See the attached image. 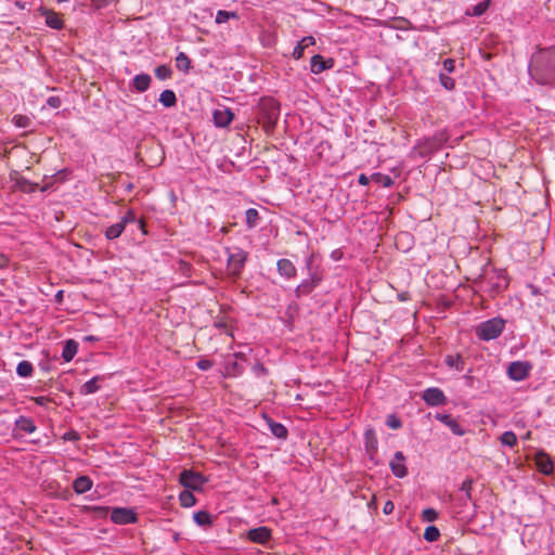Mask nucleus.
Instances as JSON below:
<instances>
[{
    "label": "nucleus",
    "mask_w": 555,
    "mask_h": 555,
    "mask_svg": "<svg viewBox=\"0 0 555 555\" xmlns=\"http://www.w3.org/2000/svg\"><path fill=\"white\" fill-rule=\"evenodd\" d=\"M529 74L537 83L555 87V46L541 48L532 54Z\"/></svg>",
    "instance_id": "nucleus-1"
},
{
    "label": "nucleus",
    "mask_w": 555,
    "mask_h": 555,
    "mask_svg": "<svg viewBox=\"0 0 555 555\" xmlns=\"http://www.w3.org/2000/svg\"><path fill=\"white\" fill-rule=\"evenodd\" d=\"M280 117V104L272 98H262L258 104V122L266 133H271Z\"/></svg>",
    "instance_id": "nucleus-2"
},
{
    "label": "nucleus",
    "mask_w": 555,
    "mask_h": 555,
    "mask_svg": "<svg viewBox=\"0 0 555 555\" xmlns=\"http://www.w3.org/2000/svg\"><path fill=\"white\" fill-rule=\"evenodd\" d=\"M505 327V321L501 318H493L481 322L476 327V335L483 341H489L498 338Z\"/></svg>",
    "instance_id": "nucleus-3"
},
{
    "label": "nucleus",
    "mask_w": 555,
    "mask_h": 555,
    "mask_svg": "<svg viewBox=\"0 0 555 555\" xmlns=\"http://www.w3.org/2000/svg\"><path fill=\"white\" fill-rule=\"evenodd\" d=\"M228 253V270L231 276L237 279L241 276L245 263L248 259V253L240 247H234L233 249L227 248Z\"/></svg>",
    "instance_id": "nucleus-4"
},
{
    "label": "nucleus",
    "mask_w": 555,
    "mask_h": 555,
    "mask_svg": "<svg viewBox=\"0 0 555 555\" xmlns=\"http://www.w3.org/2000/svg\"><path fill=\"white\" fill-rule=\"evenodd\" d=\"M133 222H138L139 228L143 231L144 234L146 233L144 230V221L138 220L134 211L132 209H128L126 211V214L121 217L119 222L109 225L105 230V237L109 241L119 237L122 234V232L125 231L126 225L128 223H133Z\"/></svg>",
    "instance_id": "nucleus-5"
},
{
    "label": "nucleus",
    "mask_w": 555,
    "mask_h": 555,
    "mask_svg": "<svg viewBox=\"0 0 555 555\" xmlns=\"http://www.w3.org/2000/svg\"><path fill=\"white\" fill-rule=\"evenodd\" d=\"M180 483L188 490H201L203 485L207 481L206 478L197 472L184 469L179 476Z\"/></svg>",
    "instance_id": "nucleus-6"
},
{
    "label": "nucleus",
    "mask_w": 555,
    "mask_h": 555,
    "mask_svg": "<svg viewBox=\"0 0 555 555\" xmlns=\"http://www.w3.org/2000/svg\"><path fill=\"white\" fill-rule=\"evenodd\" d=\"M111 520L117 525L135 524L138 515L133 508L113 507L111 511Z\"/></svg>",
    "instance_id": "nucleus-7"
},
{
    "label": "nucleus",
    "mask_w": 555,
    "mask_h": 555,
    "mask_svg": "<svg viewBox=\"0 0 555 555\" xmlns=\"http://www.w3.org/2000/svg\"><path fill=\"white\" fill-rule=\"evenodd\" d=\"M532 369L531 363L527 361H514L507 367V375L515 382L526 379Z\"/></svg>",
    "instance_id": "nucleus-8"
},
{
    "label": "nucleus",
    "mask_w": 555,
    "mask_h": 555,
    "mask_svg": "<svg viewBox=\"0 0 555 555\" xmlns=\"http://www.w3.org/2000/svg\"><path fill=\"white\" fill-rule=\"evenodd\" d=\"M423 400L427 405L439 406L447 403V397L440 388L431 387L427 388L422 396Z\"/></svg>",
    "instance_id": "nucleus-9"
},
{
    "label": "nucleus",
    "mask_w": 555,
    "mask_h": 555,
    "mask_svg": "<svg viewBox=\"0 0 555 555\" xmlns=\"http://www.w3.org/2000/svg\"><path fill=\"white\" fill-rule=\"evenodd\" d=\"M321 278L317 273H311L310 279L304 280L296 288L295 295L297 298L307 296L320 284Z\"/></svg>",
    "instance_id": "nucleus-10"
},
{
    "label": "nucleus",
    "mask_w": 555,
    "mask_h": 555,
    "mask_svg": "<svg viewBox=\"0 0 555 555\" xmlns=\"http://www.w3.org/2000/svg\"><path fill=\"white\" fill-rule=\"evenodd\" d=\"M538 470L543 475H551L554 469L551 456L544 451H538L534 456Z\"/></svg>",
    "instance_id": "nucleus-11"
},
{
    "label": "nucleus",
    "mask_w": 555,
    "mask_h": 555,
    "mask_svg": "<svg viewBox=\"0 0 555 555\" xmlns=\"http://www.w3.org/2000/svg\"><path fill=\"white\" fill-rule=\"evenodd\" d=\"M405 456L401 451H397L393 459L390 461V469L392 474L398 478H403L408 475V469L404 464Z\"/></svg>",
    "instance_id": "nucleus-12"
},
{
    "label": "nucleus",
    "mask_w": 555,
    "mask_h": 555,
    "mask_svg": "<svg viewBox=\"0 0 555 555\" xmlns=\"http://www.w3.org/2000/svg\"><path fill=\"white\" fill-rule=\"evenodd\" d=\"M212 119L216 127L225 128L234 119V114L230 108H218L214 111Z\"/></svg>",
    "instance_id": "nucleus-13"
},
{
    "label": "nucleus",
    "mask_w": 555,
    "mask_h": 555,
    "mask_svg": "<svg viewBox=\"0 0 555 555\" xmlns=\"http://www.w3.org/2000/svg\"><path fill=\"white\" fill-rule=\"evenodd\" d=\"M247 538L254 543L266 544L271 538V531L267 527L254 528L247 532Z\"/></svg>",
    "instance_id": "nucleus-14"
},
{
    "label": "nucleus",
    "mask_w": 555,
    "mask_h": 555,
    "mask_svg": "<svg viewBox=\"0 0 555 555\" xmlns=\"http://www.w3.org/2000/svg\"><path fill=\"white\" fill-rule=\"evenodd\" d=\"M276 269L279 274L287 280L294 279L297 274L295 264L286 258L278 260Z\"/></svg>",
    "instance_id": "nucleus-15"
},
{
    "label": "nucleus",
    "mask_w": 555,
    "mask_h": 555,
    "mask_svg": "<svg viewBox=\"0 0 555 555\" xmlns=\"http://www.w3.org/2000/svg\"><path fill=\"white\" fill-rule=\"evenodd\" d=\"M436 420L444 424L450 428V430L456 435V436H463L465 434V430L462 428V426L457 423L456 420L451 417L449 414L443 413H437L435 415Z\"/></svg>",
    "instance_id": "nucleus-16"
},
{
    "label": "nucleus",
    "mask_w": 555,
    "mask_h": 555,
    "mask_svg": "<svg viewBox=\"0 0 555 555\" xmlns=\"http://www.w3.org/2000/svg\"><path fill=\"white\" fill-rule=\"evenodd\" d=\"M41 14L46 17V24L50 28L60 30L64 27V22L60 13L53 10L42 9Z\"/></svg>",
    "instance_id": "nucleus-17"
},
{
    "label": "nucleus",
    "mask_w": 555,
    "mask_h": 555,
    "mask_svg": "<svg viewBox=\"0 0 555 555\" xmlns=\"http://www.w3.org/2000/svg\"><path fill=\"white\" fill-rule=\"evenodd\" d=\"M334 61L332 59L324 60V57L320 54H315L311 57L310 61V69L313 74H320L325 69H328L333 66Z\"/></svg>",
    "instance_id": "nucleus-18"
},
{
    "label": "nucleus",
    "mask_w": 555,
    "mask_h": 555,
    "mask_svg": "<svg viewBox=\"0 0 555 555\" xmlns=\"http://www.w3.org/2000/svg\"><path fill=\"white\" fill-rule=\"evenodd\" d=\"M92 488V480L88 476H79L73 482V489L76 493L82 494Z\"/></svg>",
    "instance_id": "nucleus-19"
},
{
    "label": "nucleus",
    "mask_w": 555,
    "mask_h": 555,
    "mask_svg": "<svg viewBox=\"0 0 555 555\" xmlns=\"http://www.w3.org/2000/svg\"><path fill=\"white\" fill-rule=\"evenodd\" d=\"M15 428L27 434H33L36 431L37 426L35 425V422L31 418L26 416H20L15 421Z\"/></svg>",
    "instance_id": "nucleus-20"
},
{
    "label": "nucleus",
    "mask_w": 555,
    "mask_h": 555,
    "mask_svg": "<svg viewBox=\"0 0 555 555\" xmlns=\"http://www.w3.org/2000/svg\"><path fill=\"white\" fill-rule=\"evenodd\" d=\"M315 43V39L312 36L304 37L295 47L293 51V57L299 60L304 55V51L306 48L313 46Z\"/></svg>",
    "instance_id": "nucleus-21"
},
{
    "label": "nucleus",
    "mask_w": 555,
    "mask_h": 555,
    "mask_svg": "<svg viewBox=\"0 0 555 555\" xmlns=\"http://www.w3.org/2000/svg\"><path fill=\"white\" fill-rule=\"evenodd\" d=\"M77 351L78 343L75 341L74 339H68L63 347L62 358L64 359L65 362H69L76 356Z\"/></svg>",
    "instance_id": "nucleus-22"
},
{
    "label": "nucleus",
    "mask_w": 555,
    "mask_h": 555,
    "mask_svg": "<svg viewBox=\"0 0 555 555\" xmlns=\"http://www.w3.org/2000/svg\"><path fill=\"white\" fill-rule=\"evenodd\" d=\"M268 425L270 427V430H271V434L279 438V439H286L287 438V435H288V430L287 428L281 424V423H276L274 422L273 420H269L268 421Z\"/></svg>",
    "instance_id": "nucleus-23"
},
{
    "label": "nucleus",
    "mask_w": 555,
    "mask_h": 555,
    "mask_svg": "<svg viewBox=\"0 0 555 555\" xmlns=\"http://www.w3.org/2000/svg\"><path fill=\"white\" fill-rule=\"evenodd\" d=\"M491 1L490 0H482L479 3L468 8L466 10V15L468 16H481L487 12V10L490 7Z\"/></svg>",
    "instance_id": "nucleus-24"
},
{
    "label": "nucleus",
    "mask_w": 555,
    "mask_h": 555,
    "mask_svg": "<svg viewBox=\"0 0 555 555\" xmlns=\"http://www.w3.org/2000/svg\"><path fill=\"white\" fill-rule=\"evenodd\" d=\"M151 83V76L147 74H140L133 78V87L139 92H144L149 89Z\"/></svg>",
    "instance_id": "nucleus-25"
},
{
    "label": "nucleus",
    "mask_w": 555,
    "mask_h": 555,
    "mask_svg": "<svg viewBox=\"0 0 555 555\" xmlns=\"http://www.w3.org/2000/svg\"><path fill=\"white\" fill-rule=\"evenodd\" d=\"M444 363L456 371H463L465 365V361L460 354H447L444 357Z\"/></svg>",
    "instance_id": "nucleus-26"
},
{
    "label": "nucleus",
    "mask_w": 555,
    "mask_h": 555,
    "mask_svg": "<svg viewBox=\"0 0 555 555\" xmlns=\"http://www.w3.org/2000/svg\"><path fill=\"white\" fill-rule=\"evenodd\" d=\"M159 102L165 106V107H172L176 105L177 103V96H176V93L172 91V90H164L160 95H159Z\"/></svg>",
    "instance_id": "nucleus-27"
},
{
    "label": "nucleus",
    "mask_w": 555,
    "mask_h": 555,
    "mask_svg": "<svg viewBox=\"0 0 555 555\" xmlns=\"http://www.w3.org/2000/svg\"><path fill=\"white\" fill-rule=\"evenodd\" d=\"M176 67L179 70H182L184 73H188L190 70V68H191V60L189 59V56L184 52H180L176 56Z\"/></svg>",
    "instance_id": "nucleus-28"
},
{
    "label": "nucleus",
    "mask_w": 555,
    "mask_h": 555,
    "mask_svg": "<svg viewBox=\"0 0 555 555\" xmlns=\"http://www.w3.org/2000/svg\"><path fill=\"white\" fill-rule=\"evenodd\" d=\"M34 372V366L29 361L23 360L16 366V373L21 377H30Z\"/></svg>",
    "instance_id": "nucleus-29"
},
{
    "label": "nucleus",
    "mask_w": 555,
    "mask_h": 555,
    "mask_svg": "<svg viewBox=\"0 0 555 555\" xmlns=\"http://www.w3.org/2000/svg\"><path fill=\"white\" fill-rule=\"evenodd\" d=\"M246 225L248 229H254L259 222V212L255 208H249L245 212Z\"/></svg>",
    "instance_id": "nucleus-30"
},
{
    "label": "nucleus",
    "mask_w": 555,
    "mask_h": 555,
    "mask_svg": "<svg viewBox=\"0 0 555 555\" xmlns=\"http://www.w3.org/2000/svg\"><path fill=\"white\" fill-rule=\"evenodd\" d=\"M179 501L183 507H192L196 503L194 494L188 489L180 493Z\"/></svg>",
    "instance_id": "nucleus-31"
},
{
    "label": "nucleus",
    "mask_w": 555,
    "mask_h": 555,
    "mask_svg": "<svg viewBox=\"0 0 555 555\" xmlns=\"http://www.w3.org/2000/svg\"><path fill=\"white\" fill-rule=\"evenodd\" d=\"M99 377H93L90 380L86 382L80 389V393L82 395H91L99 390L98 385Z\"/></svg>",
    "instance_id": "nucleus-32"
},
{
    "label": "nucleus",
    "mask_w": 555,
    "mask_h": 555,
    "mask_svg": "<svg viewBox=\"0 0 555 555\" xmlns=\"http://www.w3.org/2000/svg\"><path fill=\"white\" fill-rule=\"evenodd\" d=\"M155 76L159 80L169 79L172 76V69L168 65H159L155 68Z\"/></svg>",
    "instance_id": "nucleus-33"
},
{
    "label": "nucleus",
    "mask_w": 555,
    "mask_h": 555,
    "mask_svg": "<svg viewBox=\"0 0 555 555\" xmlns=\"http://www.w3.org/2000/svg\"><path fill=\"white\" fill-rule=\"evenodd\" d=\"M500 441L503 446L512 448L517 443V436L513 431L508 430L501 435Z\"/></svg>",
    "instance_id": "nucleus-34"
},
{
    "label": "nucleus",
    "mask_w": 555,
    "mask_h": 555,
    "mask_svg": "<svg viewBox=\"0 0 555 555\" xmlns=\"http://www.w3.org/2000/svg\"><path fill=\"white\" fill-rule=\"evenodd\" d=\"M194 521L199 526H207L211 524V517L209 513L205 511H198L194 514Z\"/></svg>",
    "instance_id": "nucleus-35"
},
{
    "label": "nucleus",
    "mask_w": 555,
    "mask_h": 555,
    "mask_svg": "<svg viewBox=\"0 0 555 555\" xmlns=\"http://www.w3.org/2000/svg\"><path fill=\"white\" fill-rule=\"evenodd\" d=\"M230 18H238V15L236 12H229L224 10H219L216 14V23L222 24L228 22Z\"/></svg>",
    "instance_id": "nucleus-36"
},
{
    "label": "nucleus",
    "mask_w": 555,
    "mask_h": 555,
    "mask_svg": "<svg viewBox=\"0 0 555 555\" xmlns=\"http://www.w3.org/2000/svg\"><path fill=\"white\" fill-rule=\"evenodd\" d=\"M439 81L441 86L448 91H452L455 88V80L446 73L439 74Z\"/></svg>",
    "instance_id": "nucleus-37"
},
{
    "label": "nucleus",
    "mask_w": 555,
    "mask_h": 555,
    "mask_svg": "<svg viewBox=\"0 0 555 555\" xmlns=\"http://www.w3.org/2000/svg\"><path fill=\"white\" fill-rule=\"evenodd\" d=\"M12 122L17 128H28L31 125V119H30V117H28L26 115L18 114V115L13 116Z\"/></svg>",
    "instance_id": "nucleus-38"
},
{
    "label": "nucleus",
    "mask_w": 555,
    "mask_h": 555,
    "mask_svg": "<svg viewBox=\"0 0 555 555\" xmlns=\"http://www.w3.org/2000/svg\"><path fill=\"white\" fill-rule=\"evenodd\" d=\"M440 532L436 526H428L424 532V539L428 542H435L439 539Z\"/></svg>",
    "instance_id": "nucleus-39"
},
{
    "label": "nucleus",
    "mask_w": 555,
    "mask_h": 555,
    "mask_svg": "<svg viewBox=\"0 0 555 555\" xmlns=\"http://www.w3.org/2000/svg\"><path fill=\"white\" fill-rule=\"evenodd\" d=\"M498 279H499V282L491 285V289L494 293H499V292L505 289L508 284L505 276L502 273L498 274Z\"/></svg>",
    "instance_id": "nucleus-40"
},
{
    "label": "nucleus",
    "mask_w": 555,
    "mask_h": 555,
    "mask_svg": "<svg viewBox=\"0 0 555 555\" xmlns=\"http://www.w3.org/2000/svg\"><path fill=\"white\" fill-rule=\"evenodd\" d=\"M473 480L470 478L465 479L461 485V491L465 493L466 500H472Z\"/></svg>",
    "instance_id": "nucleus-41"
},
{
    "label": "nucleus",
    "mask_w": 555,
    "mask_h": 555,
    "mask_svg": "<svg viewBox=\"0 0 555 555\" xmlns=\"http://www.w3.org/2000/svg\"><path fill=\"white\" fill-rule=\"evenodd\" d=\"M386 425L391 429H399L402 422L395 414H389L386 418Z\"/></svg>",
    "instance_id": "nucleus-42"
},
{
    "label": "nucleus",
    "mask_w": 555,
    "mask_h": 555,
    "mask_svg": "<svg viewBox=\"0 0 555 555\" xmlns=\"http://www.w3.org/2000/svg\"><path fill=\"white\" fill-rule=\"evenodd\" d=\"M372 178L387 188L391 186L393 183L392 179L389 176H385L382 173H375L372 176Z\"/></svg>",
    "instance_id": "nucleus-43"
},
{
    "label": "nucleus",
    "mask_w": 555,
    "mask_h": 555,
    "mask_svg": "<svg viewBox=\"0 0 555 555\" xmlns=\"http://www.w3.org/2000/svg\"><path fill=\"white\" fill-rule=\"evenodd\" d=\"M443 72L446 74H451L455 69V61L453 59H446L442 63Z\"/></svg>",
    "instance_id": "nucleus-44"
},
{
    "label": "nucleus",
    "mask_w": 555,
    "mask_h": 555,
    "mask_svg": "<svg viewBox=\"0 0 555 555\" xmlns=\"http://www.w3.org/2000/svg\"><path fill=\"white\" fill-rule=\"evenodd\" d=\"M423 518L426 521H435L438 518V513L434 508H426L423 511Z\"/></svg>",
    "instance_id": "nucleus-45"
},
{
    "label": "nucleus",
    "mask_w": 555,
    "mask_h": 555,
    "mask_svg": "<svg viewBox=\"0 0 555 555\" xmlns=\"http://www.w3.org/2000/svg\"><path fill=\"white\" fill-rule=\"evenodd\" d=\"M33 400L36 404L46 408L52 402V399L46 396L35 397L33 398Z\"/></svg>",
    "instance_id": "nucleus-46"
},
{
    "label": "nucleus",
    "mask_w": 555,
    "mask_h": 555,
    "mask_svg": "<svg viewBox=\"0 0 555 555\" xmlns=\"http://www.w3.org/2000/svg\"><path fill=\"white\" fill-rule=\"evenodd\" d=\"M197 367L202 371H208L209 369L212 367V361L208 360V359H201L197 363H196Z\"/></svg>",
    "instance_id": "nucleus-47"
},
{
    "label": "nucleus",
    "mask_w": 555,
    "mask_h": 555,
    "mask_svg": "<svg viewBox=\"0 0 555 555\" xmlns=\"http://www.w3.org/2000/svg\"><path fill=\"white\" fill-rule=\"evenodd\" d=\"M47 104L52 108H59L62 104V101L59 96H50L47 100Z\"/></svg>",
    "instance_id": "nucleus-48"
},
{
    "label": "nucleus",
    "mask_w": 555,
    "mask_h": 555,
    "mask_svg": "<svg viewBox=\"0 0 555 555\" xmlns=\"http://www.w3.org/2000/svg\"><path fill=\"white\" fill-rule=\"evenodd\" d=\"M228 369L231 370L233 375H240L243 373V367L235 361L230 363Z\"/></svg>",
    "instance_id": "nucleus-49"
},
{
    "label": "nucleus",
    "mask_w": 555,
    "mask_h": 555,
    "mask_svg": "<svg viewBox=\"0 0 555 555\" xmlns=\"http://www.w3.org/2000/svg\"><path fill=\"white\" fill-rule=\"evenodd\" d=\"M393 509H395V504L391 501H387L384 505L383 512H384V514L389 515L393 512Z\"/></svg>",
    "instance_id": "nucleus-50"
},
{
    "label": "nucleus",
    "mask_w": 555,
    "mask_h": 555,
    "mask_svg": "<svg viewBox=\"0 0 555 555\" xmlns=\"http://www.w3.org/2000/svg\"><path fill=\"white\" fill-rule=\"evenodd\" d=\"M358 182H359L361 185H367V184H369V182H370V179H369L364 173H361V175L359 176Z\"/></svg>",
    "instance_id": "nucleus-51"
},
{
    "label": "nucleus",
    "mask_w": 555,
    "mask_h": 555,
    "mask_svg": "<svg viewBox=\"0 0 555 555\" xmlns=\"http://www.w3.org/2000/svg\"><path fill=\"white\" fill-rule=\"evenodd\" d=\"M9 259L5 255L0 254V269H3L8 266Z\"/></svg>",
    "instance_id": "nucleus-52"
},
{
    "label": "nucleus",
    "mask_w": 555,
    "mask_h": 555,
    "mask_svg": "<svg viewBox=\"0 0 555 555\" xmlns=\"http://www.w3.org/2000/svg\"><path fill=\"white\" fill-rule=\"evenodd\" d=\"M367 506H369V508H374V509L377 508V503H376V496L375 495H373L372 499L369 501Z\"/></svg>",
    "instance_id": "nucleus-53"
},
{
    "label": "nucleus",
    "mask_w": 555,
    "mask_h": 555,
    "mask_svg": "<svg viewBox=\"0 0 555 555\" xmlns=\"http://www.w3.org/2000/svg\"><path fill=\"white\" fill-rule=\"evenodd\" d=\"M312 258H313V256H310V257L307 259V262H306V264H307V269H308L309 271L311 270Z\"/></svg>",
    "instance_id": "nucleus-54"
},
{
    "label": "nucleus",
    "mask_w": 555,
    "mask_h": 555,
    "mask_svg": "<svg viewBox=\"0 0 555 555\" xmlns=\"http://www.w3.org/2000/svg\"><path fill=\"white\" fill-rule=\"evenodd\" d=\"M180 267H181V268H185L186 270H189V269H190V266H189L186 262H181V263H180Z\"/></svg>",
    "instance_id": "nucleus-55"
},
{
    "label": "nucleus",
    "mask_w": 555,
    "mask_h": 555,
    "mask_svg": "<svg viewBox=\"0 0 555 555\" xmlns=\"http://www.w3.org/2000/svg\"><path fill=\"white\" fill-rule=\"evenodd\" d=\"M216 326L221 328V327H225V324L221 323V322H218V323H216Z\"/></svg>",
    "instance_id": "nucleus-56"
},
{
    "label": "nucleus",
    "mask_w": 555,
    "mask_h": 555,
    "mask_svg": "<svg viewBox=\"0 0 555 555\" xmlns=\"http://www.w3.org/2000/svg\"><path fill=\"white\" fill-rule=\"evenodd\" d=\"M371 435H373V431H372V430H367V431L365 433V437H366V439H369V437H370Z\"/></svg>",
    "instance_id": "nucleus-57"
},
{
    "label": "nucleus",
    "mask_w": 555,
    "mask_h": 555,
    "mask_svg": "<svg viewBox=\"0 0 555 555\" xmlns=\"http://www.w3.org/2000/svg\"><path fill=\"white\" fill-rule=\"evenodd\" d=\"M336 253H337V251H333V255H332V256H333V258L338 259V254H336Z\"/></svg>",
    "instance_id": "nucleus-58"
},
{
    "label": "nucleus",
    "mask_w": 555,
    "mask_h": 555,
    "mask_svg": "<svg viewBox=\"0 0 555 555\" xmlns=\"http://www.w3.org/2000/svg\"><path fill=\"white\" fill-rule=\"evenodd\" d=\"M336 253H337V251H333V255H332V256H333V258L338 259V254H336Z\"/></svg>",
    "instance_id": "nucleus-59"
},
{
    "label": "nucleus",
    "mask_w": 555,
    "mask_h": 555,
    "mask_svg": "<svg viewBox=\"0 0 555 555\" xmlns=\"http://www.w3.org/2000/svg\"><path fill=\"white\" fill-rule=\"evenodd\" d=\"M57 298H61L62 297V291H60L56 295Z\"/></svg>",
    "instance_id": "nucleus-60"
},
{
    "label": "nucleus",
    "mask_w": 555,
    "mask_h": 555,
    "mask_svg": "<svg viewBox=\"0 0 555 555\" xmlns=\"http://www.w3.org/2000/svg\"><path fill=\"white\" fill-rule=\"evenodd\" d=\"M87 339H88V340H94L95 338H94V337H92V336H88V337H87Z\"/></svg>",
    "instance_id": "nucleus-61"
},
{
    "label": "nucleus",
    "mask_w": 555,
    "mask_h": 555,
    "mask_svg": "<svg viewBox=\"0 0 555 555\" xmlns=\"http://www.w3.org/2000/svg\"><path fill=\"white\" fill-rule=\"evenodd\" d=\"M178 538H179V534H178V533H175L173 539L177 541V540H178Z\"/></svg>",
    "instance_id": "nucleus-62"
}]
</instances>
